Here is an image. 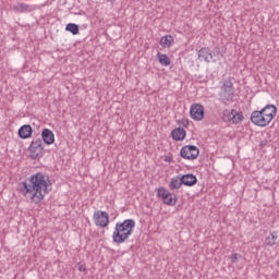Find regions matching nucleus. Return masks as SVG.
<instances>
[{
  "instance_id": "f257e3e1",
  "label": "nucleus",
  "mask_w": 279,
  "mask_h": 279,
  "mask_svg": "<svg viewBox=\"0 0 279 279\" xmlns=\"http://www.w3.org/2000/svg\"><path fill=\"white\" fill-rule=\"evenodd\" d=\"M49 186H51L49 177L43 172H37L20 184V193L29 195L34 204H40L45 199V195L49 193Z\"/></svg>"
},
{
  "instance_id": "f03ea898",
  "label": "nucleus",
  "mask_w": 279,
  "mask_h": 279,
  "mask_svg": "<svg viewBox=\"0 0 279 279\" xmlns=\"http://www.w3.org/2000/svg\"><path fill=\"white\" fill-rule=\"evenodd\" d=\"M134 228H136V221L134 219H125L123 222H117L112 234L113 243H117V245L125 243L132 236Z\"/></svg>"
},
{
  "instance_id": "7ed1b4c3",
  "label": "nucleus",
  "mask_w": 279,
  "mask_h": 279,
  "mask_svg": "<svg viewBox=\"0 0 279 279\" xmlns=\"http://www.w3.org/2000/svg\"><path fill=\"white\" fill-rule=\"evenodd\" d=\"M220 101L228 106V104H232L234 101V85L231 80L223 81V84L220 89Z\"/></svg>"
},
{
  "instance_id": "20e7f679",
  "label": "nucleus",
  "mask_w": 279,
  "mask_h": 279,
  "mask_svg": "<svg viewBox=\"0 0 279 279\" xmlns=\"http://www.w3.org/2000/svg\"><path fill=\"white\" fill-rule=\"evenodd\" d=\"M29 156L32 160H40L45 154V147H43V140H33L28 147Z\"/></svg>"
},
{
  "instance_id": "39448f33",
  "label": "nucleus",
  "mask_w": 279,
  "mask_h": 279,
  "mask_svg": "<svg viewBox=\"0 0 279 279\" xmlns=\"http://www.w3.org/2000/svg\"><path fill=\"white\" fill-rule=\"evenodd\" d=\"M157 197H160V199L167 206H175V204H178V196L175 194H172L166 187H159L157 190Z\"/></svg>"
},
{
  "instance_id": "423d86ee",
  "label": "nucleus",
  "mask_w": 279,
  "mask_h": 279,
  "mask_svg": "<svg viewBox=\"0 0 279 279\" xmlns=\"http://www.w3.org/2000/svg\"><path fill=\"white\" fill-rule=\"evenodd\" d=\"M181 158L185 160H197L199 156V148L195 145L183 146L180 150Z\"/></svg>"
},
{
  "instance_id": "0eeeda50",
  "label": "nucleus",
  "mask_w": 279,
  "mask_h": 279,
  "mask_svg": "<svg viewBox=\"0 0 279 279\" xmlns=\"http://www.w3.org/2000/svg\"><path fill=\"white\" fill-rule=\"evenodd\" d=\"M251 123L258 128H267L269 120L263 114L262 110H255L251 113Z\"/></svg>"
},
{
  "instance_id": "6e6552de",
  "label": "nucleus",
  "mask_w": 279,
  "mask_h": 279,
  "mask_svg": "<svg viewBox=\"0 0 279 279\" xmlns=\"http://www.w3.org/2000/svg\"><path fill=\"white\" fill-rule=\"evenodd\" d=\"M94 221L98 228H107L110 223V216L104 210H97L94 213Z\"/></svg>"
},
{
  "instance_id": "1a4fd4ad",
  "label": "nucleus",
  "mask_w": 279,
  "mask_h": 279,
  "mask_svg": "<svg viewBox=\"0 0 279 279\" xmlns=\"http://www.w3.org/2000/svg\"><path fill=\"white\" fill-rule=\"evenodd\" d=\"M190 117L193 121H202L204 119V106L193 104L190 108Z\"/></svg>"
},
{
  "instance_id": "9d476101",
  "label": "nucleus",
  "mask_w": 279,
  "mask_h": 279,
  "mask_svg": "<svg viewBox=\"0 0 279 279\" xmlns=\"http://www.w3.org/2000/svg\"><path fill=\"white\" fill-rule=\"evenodd\" d=\"M215 53H213L209 48H201L198 50V60L210 63V62H217V59H215Z\"/></svg>"
},
{
  "instance_id": "9b49d317",
  "label": "nucleus",
  "mask_w": 279,
  "mask_h": 279,
  "mask_svg": "<svg viewBox=\"0 0 279 279\" xmlns=\"http://www.w3.org/2000/svg\"><path fill=\"white\" fill-rule=\"evenodd\" d=\"M263 116L268 120L269 123L274 121L276 114H278V108L275 105H266L262 109Z\"/></svg>"
},
{
  "instance_id": "f8f14e48",
  "label": "nucleus",
  "mask_w": 279,
  "mask_h": 279,
  "mask_svg": "<svg viewBox=\"0 0 279 279\" xmlns=\"http://www.w3.org/2000/svg\"><path fill=\"white\" fill-rule=\"evenodd\" d=\"M223 116L227 117L228 121H230V123H234L236 125V123H241V121H243L244 117L242 112H238L236 110L232 109L231 111L226 110L223 112Z\"/></svg>"
},
{
  "instance_id": "ddd939ff",
  "label": "nucleus",
  "mask_w": 279,
  "mask_h": 279,
  "mask_svg": "<svg viewBox=\"0 0 279 279\" xmlns=\"http://www.w3.org/2000/svg\"><path fill=\"white\" fill-rule=\"evenodd\" d=\"M17 134L20 138L23 140L32 138V134H34V129H32V125L29 124H24L19 129Z\"/></svg>"
},
{
  "instance_id": "4468645a",
  "label": "nucleus",
  "mask_w": 279,
  "mask_h": 279,
  "mask_svg": "<svg viewBox=\"0 0 279 279\" xmlns=\"http://www.w3.org/2000/svg\"><path fill=\"white\" fill-rule=\"evenodd\" d=\"M41 138L46 145H53V143H56V135H53V131L49 129L41 131Z\"/></svg>"
},
{
  "instance_id": "2eb2a0df",
  "label": "nucleus",
  "mask_w": 279,
  "mask_h": 279,
  "mask_svg": "<svg viewBox=\"0 0 279 279\" xmlns=\"http://www.w3.org/2000/svg\"><path fill=\"white\" fill-rule=\"evenodd\" d=\"M181 181L184 186H195L197 184V177L193 173L181 175Z\"/></svg>"
},
{
  "instance_id": "dca6fc26",
  "label": "nucleus",
  "mask_w": 279,
  "mask_h": 279,
  "mask_svg": "<svg viewBox=\"0 0 279 279\" xmlns=\"http://www.w3.org/2000/svg\"><path fill=\"white\" fill-rule=\"evenodd\" d=\"M173 141H184L186 138V131L182 128H177L171 131Z\"/></svg>"
},
{
  "instance_id": "f3484780",
  "label": "nucleus",
  "mask_w": 279,
  "mask_h": 279,
  "mask_svg": "<svg viewBox=\"0 0 279 279\" xmlns=\"http://www.w3.org/2000/svg\"><path fill=\"white\" fill-rule=\"evenodd\" d=\"M182 185H183L182 177L177 175L171 179V181L169 183V189H170V191H178V189H182Z\"/></svg>"
},
{
  "instance_id": "a211bd4d",
  "label": "nucleus",
  "mask_w": 279,
  "mask_h": 279,
  "mask_svg": "<svg viewBox=\"0 0 279 279\" xmlns=\"http://www.w3.org/2000/svg\"><path fill=\"white\" fill-rule=\"evenodd\" d=\"M174 39L173 36L171 35H166L163 37L160 38L159 45L163 48V49H169L171 47V45H173Z\"/></svg>"
},
{
  "instance_id": "6ab92c4d",
  "label": "nucleus",
  "mask_w": 279,
  "mask_h": 279,
  "mask_svg": "<svg viewBox=\"0 0 279 279\" xmlns=\"http://www.w3.org/2000/svg\"><path fill=\"white\" fill-rule=\"evenodd\" d=\"M14 12H17L19 14H23L25 12H32V7L25 3H19L16 5H13Z\"/></svg>"
},
{
  "instance_id": "aec40b11",
  "label": "nucleus",
  "mask_w": 279,
  "mask_h": 279,
  "mask_svg": "<svg viewBox=\"0 0 279 279\" xmlns=\"http://www.w3.org/2000/svg\"><path fill=\"white\" fill-rule=\"evenodd\" d=\"M157 58L159 64H161L162 66H169V64H171V59H169V57L165 53L158 52Z\"/></svg>"
},
{
  "instance_id": "412c9836",
  "label": "nucleus",
  "mask_w": 279,
  "mask_h": 279,
  "mask_svg": "<svg viewBox=\"0 0 279 279\" xmlns=\"http://www.w3.org/2000/svg\"><path fill=\"white\" fill-rule=\"evenodd\" d=\"M65 32H70L73 36H77V34H80V26L75 23H69L65 26Z\"/></svg>"
},
{
  "instance_id": "4be33fe9",
  "label": "nucleus",
  "mask_w": 279,
  "mask_h": 279,
  "mask_svg": "<svg viewBox=\"0 0 279 279\" xmlns=\"http://www.w3.org/2000/svg\"><path fill=\"white\" fill-rule=\"evenodd\" d=\"M276 241H278V234L271 233V236L266 238V245L274 247V245H276Z\"/></svg>"
},
{
  "instance_id": "5701e85b",
  "label": "nucleus",
  "mask_w": 279,
  "mask_h": 279,
  "mask_svg": "<svg viewBox=\"0 0 279 279\" xmlns=\"http://www.w3.org/2000/svg\"><path fill=\"white\" fill-rule=\"evenodd\" d=\"M211 53H215L214 60L216 59V61L221 60V58H223V54L221 53V49L219 47H216L214 52Z\"/></svg>"
},
{
  "instance_id": "b1692460",
  "label": "nucleus",
  "mask_w": 279,
  "mask_h": 279,
  "mask_svg": "<svg viewBox=\"0 0 279 279\" xmlns=\"http://www.w3.org/2000/svg\"><path fill=\"white\" fill-rule=\"evenodd\" d=\"M239 258H241V255H239L238 253H233L231 255V263H236V260H239Z\"/></svg>"
},
{
  "instance_id": "393cba45",
  "label": "nucleus",
  "mask_w": 279,
  "mask_h": 279,
  "mask_svg": "<svg viewBox=\"0 0 279 279\" xmlns=\"http://www.w3.org/2000/svg\"><path fill=\"white\" fill-rule=\"evenodd\" d=\"M78 271H86V267H85L84 265H81V266L78 267Z\"/></svg>"
},
{
  "instance_id": "a878e982",
  "label": "nucleus",
  "mask_w": 279,
  "mask_h": 279,
  "mask_svg": "<svg viewBox=\"0 0 279 279\" xmlns=\"http://www.w3.org/2000/svg\"><path fill=\"white\" fill-rule=\"evenodd\" d=\"M183 125H184V128H187L189 126V120L183 121Z\"/></svg>"
},
{
  "instance_id": "bb28decb",
  "label": "nucleus",
  "mask_w": 279,
  "mask_h": 279,
  "mask_svg": "<svg viewBox=\"0 0 279 279\" xmlns=\"http://www.w3.org/2000/svg\"><path fill=\"white\" fill-rule=\"evenodd\" d=\"M266 145H267V141H264V142L260 143L262 147H265Z\"/></svg>"
},
{
  "instance_id": "cd10ccee",
  "label": "nucleus",
  "mask_w": 279,
  "mask_h": 279,
  "mask_svg": "<svg viewBox=\"0 0 279 279\" xmlns=\"http://www.w3.org/2000/svg\"><path fill=\"white\" fill-rule=\"evenodd\" d=\"M166 161H168V162H169V159H166Z\"/></svg>"
},
{
  "instance_id": "c85d7f7f",
  "label": "nucleus",
  "mask_w": 279,
  "mask_h": 279,
  "mask_svg": "<svg viewBox=\"0 0 279 279\" xmlns=\"http://www.w3.org/2000/svg\"><path fill=\"white\" fill-rule=\"evenodd\" d=\"M166 161H168V162H169V159H166Z\"/></svg>"
}]
</instances>
